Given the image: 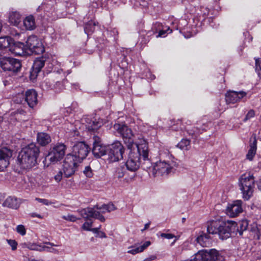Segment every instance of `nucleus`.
Here are the masks:
<instances>
[{"instance_id": "obj_1", "label": "nucleus", "mask_w": 261, "mask_h": 261, "mask_svg": "<svg viewBox=\"0 0 261 261\" xmlns=\"http://www.w3.org/2000/svg\"><path fill=\"white\" fill-rule=\"evenodd\" d=\"M39 147L31 143L23 147L17 157L18 164L22 169H29L35 166L40 154Z\"/></svg>"}, {"instance_id": "obj_2", "label": "nucleus", "mask_w": 261, "mask_h": 261, "mask_svg": "<svg viewBox=\"0 0 261 261\" xmlns=\"http://www.w3.org/2000/svg\"><path fill=\"white\" fill-rule=\"evenodd\" d=\"M235 226V223L225 222L220 219L212 220L207 222V232L208 234H218L221 239L225 240L230 237Z\"/></svg>"}, {"instance_id": "obj_3", "label": "nucleus", "mask_w": 261, "mask_h": 261, "mask_svg": "<svg viewBox=\"0 0 261 261\" xmlns=\"http://www.w3.org/2000/svg\"><path fill=\"white\" fill-rule=\"evenodd\" d=\"M116 210L115 205L111 203L107 204H102L101 206L95 205L93 207H86L79 210L78 212L81 216L85 219H89L90 218H93L98 219L101 222L105 221L103 214L106 212H111Z\"/></svg>"}, {"instance_id": "obj_4", "label": "nucleus", "mask_w": 261, "mask_h": 261, "mask_svg": "<svg viewBox=\"0 0 261 261\" xmlns=\"http://www.w3.org/2000/svg\"><path fill=\"white\" fill-rule=\"evenodd\" d=\"M140 143L132 149H128L129 152L127 159L125 162L127 169L132 172L137 171L141 166V152L139 150Z\"/></svg>"}, {"instance_id": "obj_5", "label": "nucleus", "mask_w": 261, "mask_h": 261, "mask_svg": "<svg viewBox=\"0 0 261 261\" xmlns=\"http://www.w3.org/2000/svg\"><path fill=\"white\" fill-rule=\"evenodd\" d=\"M243 198L247 200L252 196L254 188V179L252 175L243 174L239 179Z\"/></svg>"}, {"instance_id": "obj_6", "label": "nucleus", "mask_w": 261, "mask_h": 261, "mask_svg": "<svg viewBox=\"0 0 261 261\" xmlns=\"http://www.w3.org/2000/svg\"><path fill=\"white\" fill-rule=\"evenodd\" d=\"M114 128L122 136L127 149H132L138 145L134 143L132 130L126 125L116 123L114 125Z\"/></svg>"}, {"instance_id": "obj_7", "label": "nucleus", "mask_w": 261, "mask_h": 261, "mask_svg": "<svg viewBox=\"0 0 261 261\" xmlns=\"http://www.w3.org/2000/svg\"><path fill=\"white\" fill-rule=\"evenodd\" d=\"M124 148L120 141H116L108 146V155L110 162H114L123 159Z\"/></svg>"}, {"instance_id": "obj_8", "label": "nucleus", "mask_w": 261, "mask_h": 261, "mask_svg": "<svg viewBox=\"0 0 261 261\" xmlns=\"http://www.w3.org/2000/svg\"><path fill=\"white\" fill-rule=\"evenodd\" d=\"M66 146L63 143L56 145L46 156L44 161L55 163L62 159L65 153Z\"/></svg>"}, {"instance_id": "obj_9", "label": "nucleus", "mask_w": 261, "mask_h": 261, "mask_svg": "<svg viewBox=\"0 0 261 261\" xmlns=\"http://www.w3.org/2000/svg\"><path fill=\"white\" fill-rule=\"evenodd\" d=\"M90 150L89 146L84 142L76 143L72 147L71 153L68 154L74 158L75 160L81 163L86 158Z\"/></svg>"}, {"instance_id": "obj_10", "label": "nucleus", "mask_w": 261, "mask_h": 261, "mask_svg": "<svg viewBox=\"0 0 261 261\" xmlns=\"http://www.w3.org/2000/svg\"><path fill=\"white\" fill-rule=\"evenodd\" d=\"M196 259L198 261H221L223 257L219 252L215 249H203L195 254Z\"/></svg>"}, {"instance_id": "obj_11", "label": "nucleus", "mask_w": 261, "mask_h": 261, "mask_svg": "<svg viewBox=\"0 0 261 261\" xmlns=\"http://www.w3.org/2000/svg\"><path fill=\"white\" fill-rule=\"evenodd\" d=\"M174 163L172 161L162 160L157 162L152 168L153 173L162 176L173 172Z\"/></svg>"}, {"instance_id": "obj_12", "label": "nucleus", "mask_w": 261, "mask_h": 261, "mask_svg": "<svg viewBox=\"0 0 261 261\" xmlns=\"http://www.w3.org/2000/svg\"><path fill=\"white\" fill-rule=\"evenodd\" d=\"M0 65L4 71L17 72L20 70L21 64L19 60L13 58H3L0 60Z\"/></svg>"}, {"instance_id": "obj_13", "label": "nucleus", "mask_w": 261, "mask_h": 261, "mask_svg": "<svg viewBox=\"0 0 261 261\" xmlns=\"http://www.w3.org/2000/svg\"><path fill=\"white\" fill-rule=\"evenodd\" d=\"M80 163V162L75 160L72 156L67 154L63 164V170L65 176L69 177L73 175Z\"/></svg>"}, {"instance_id": "obj_14", "label": "nucleus", "mask_w": 261, "mask_h": 261, "mask_svg": "<svg viewBox=\"0 0 261 261\" xmlns=\"http://www.w3.org/2000/svg\"><path fill=\"white\" fill-rule=\"evenodd\" d=\"M26 45L31 51L37 55L42 54L45 50L41 41L34 35L28 38Z\"/></svg>"}, {"instance_id": "obj_15", "label": "nucleus", "mask_w": 261, "mask_h": 261, "mask_svg": "<svg viewBox=\"0 0 261 261\" xmlns=\"http://www.w3.org/2000/svg\"><path fill=\"white\" fill-rule=\"evenodd\" d=\"M108 146H106L102 143V140L97 136H94L93 137V148L92 153L94 156L97 158L106 155L108 153Z\"/></svg>"}, {"instance_id": "obj_16", "label": "nucleus", "mask_w": 261, "mask_h": 261, "mask_svg": "<svg viewBox=\"0 0 261 261\" xmlns=\"http://www.w3.org/2000/svg\"><path fill=\"white\" fill-rule=\"evenodd\" d=\"M139 150L141 152V156L143 162L141 163V167L144 170H147L152 167V163L148 158V146L147 142L143 140L140 143Z\"/></svg>"}, {"instance_id": "obj_17", "label": "nucleus", "mask_w": 261, "mask_h": 261, "mask_svg": "<svg viewBox=\"0 0 261 261\" xmlns=\"http://www.w3.org/2000/svg\"><path fill=\"white\" fill-rule=\"evenodd\" d=\"M243 212L242 201L237 200L229 203L226 208V213L230 217L238 216Z\"/></svg>"}, {"instance_id": "obj_18", "label": "nucleus", "mask_w": 261, "mask_h": 261, "mask_svg": "<svg viewBox=\"0 0 261 261\" xmlns=\"http://www.w3.org/2000/svg\"><path fill=\"white\" fill-rule=\"evenodd\" d=\"M12 155V152L7 148L0 149V171H4L9 165L10 159Z\"/></svg>"}, {"instance_id": "obj_19", "label": "nucleus", "mask_w": 261, "mask_h": 261, "mask_svg": "<svg viewBox=\"0 0 261 261\" xmlns=\"http://www.w3.org/2000/svg\"><path fill=\"white\" fill-rule=\"evenodd\" d=\"M45 61L46 59L43 57L38 58L35 60L30 71V78L31 80H35L37 77L38 74L44 67Z\"/></svg>"}, {"instance_id": "obj_20", "label": "nucleus", "mask_w": 261, "mask_h": 261, "mask_svg": "<svg viewBox=\"0 0 261 261\" xmlns=\"http://www.w3.org/2000/svg\"><path fill=\"white\" fill-rule=\"evenodd\" d=\"M247 93L243 91L237 92L234 91H228L226 93V101L227 103H234L245 97Z\"/></svg>"}, {"instance_id": "obj_21", "label": "nucleus", "mask_w": 261, "mask_h": 261, "mask_svg": "<svg viewBox=\"0 0 261 261\" xmlns=\"http://www.w3.org/2000/svg\"><path fill=\"white\" fill-rule=\"evenodd\" d=\"M37 93L33 89H30L25 92V101L30 108H34L38 103Z\"/></svg>"}, {"instance_id": "obj_22", "label": "nucleus", "mask_w": 261, "mask_h": 261, "mask_svg": "<svg viewBox=\"0 0 261 261\" xmlns=\"http://www.w3.org/2000/svg\"><path fill=\"white\" fill-rule=\"evenodd\" d=\"M250 149L246 155V158L252 161L256 154L257 149V139L255 134H253L250 138Z\"/></svg>"}, {"instance_id": "obj_23", "label": "nucleus", "mask_w": 261, "mask_h": 261, "mask_svg": "<svg viewBox=\"0 0 261 261\" xmlns=\"http://www.w3.org/2000/svg\"><path fill=\"white\" fill-rule=\"evenodd\" d=\"M20 204V201L17 198L12 196L8 197L3 203L4 206L13 209H17Z\"/></svg>"}, {"instance_id": "obj_24", "label": "nucleus", "mask_w": 261, "mask_h": 261, "mask_svg": "<svg viewBox=\"0 0 261 261\" xmlns=\"http://www.w3.org/2000/svg\"><path fill=\"white\" fill-rule=\"evenodd\" d=\"M23 248H27L31 250L38 251L40 252L45 251L46 248H48L47 246H42L35 243H24L21 244Z\"/></svg>"}, {"instance_id": "obj_25", "label": "nucleus", "mask_w": 261, "mask_h": 261, "mask_svg": "<svg viewBox=\"0 0 261 261\" xmlns=\"http://www.w3.org/2000/svg\"><path fill=\"white\" fill-rule=\"evenodd\" d=\"M38 143L42 146H45L51 142L50 136L45 133H38L37 136Z\"/></svg>"}, {"instance_id": "obj_26", "label": "nucleus", "mask_w": 261, "mask_h": 261, "mask_svg": "<svg viewBox=\"0 0 261 261\" xmlns=\"http://www.w3.org/2000/svg\"><path fill=\"white\" fill-rule=\"evenodd\" d=\"M150 245V242L149 241H146L142 245H141L138 247H136V246H130L128 248V250L127 251V253L135 255L136 254H137L138 253L143 251Z\"/></svg>"}, {"instance_id": "obj_27", "label": "nucleus", "mask_w": 261, "mask_h": 261, "mask_svg": "<svg viewBox=\"0 0 261 261\" xmlns=\"http://www.w3.org/2000/svg\"><path fill=\"white\" fill-rule=\"evenodd\" d=\"M23 25L27 30H33L35 27V19L33 16H29L23 20Z\"/></svg>"}, {"instance_id": "obj_28", "label": "nucleus", "mask_w": 261, "mask_h": 261, "mask_svg": "<svg viewBox=\"0 0 261 261\" xmlns=\"http://www.w3.org/2000/svg\"><path fill=\"white\" fill-rule=\"evenodd\" d=\"M9 22L14 25H17L20 21L21 17L18 12H11L9 15Z\"/></svg>"}, {"instance_id": "obj_29", "label": "nucleus", "mask_w": 261, "mask_h": 261, "mask_svg": "<svg viewBox=\"0 0 261 261\" xmlns=\"http://www.w3.org/2000/svg\"><path fill=\"white\" fill-rule=\"evenodd\" d=\"M196 241L202 247H207L210 244L209 237L206 234H201L198 237Z\"/></svg>"}, {"instance_id": "obj_30", "label": "nucleus", "mask_w": 261, "mask_h": 261, "mask_svg": "<svg viewBox=\"0 0 261 261\" xmlns=\"http://www.w3.org/2000/svg\"><path fill=\"white\" fill-rule=\"evenodd\" d=\"M96 23L92 20H90L85 25L84 31L88 35L92 34L94 30Z\"/></svg>"}, {"instance_id": "obj_31", "label": "nucleus", "mask_w": 261, "mask_h": 261, "mask_svg": "<svg viewBox=\"0 0 261 261\" xmlns=\"http://www.w3.org/2000/svg\"><path fill=\"white\" fill-rule=\"evenodd\" d=\"M12 42V39L10 37L0 38V49H4L9 47Z\"/></svg>"}, {"instance_id": "obj_32", "label": "nucleus", "mask_w": 261, "mask_h": 261, "mask_svg": "<svg viewBox=\"0 0 261 261\" xmlns=\"http://www.w3.org/2000/svg\"><path fill=\"white\" fill-rule=\"evenodd\" d=\"M238 231L240 236L243 234L244 231L246 230L248 226V221L247 220H243L238 224Z\"/></svg>"}, {"instance_id": "obj_33", "label": "nucleus", "mask_w": 261, "mask_h": 261, "mask_svg": "<svg viewBox=\"0 0 261 261\" xmlns=\"http://www.w3.org/2000/svg\"><path fill=\"white\" fill-rule=\"evenodd\" d=\"M190 146V141L187 139H182L179 142L177 146L181 149L188 150L189 149Z\"/></svg>"}, {"instance_id": "obj_34", "label": "nucleus", "mask_w": 261, "mask_h": 261, "mask_svg": "<svg viewBox=\"0 0 261 261\" xmlns=\"http://www.w3.org/2000/svg\"><path fill=\"white\" fill-rule=\"evenodd\" d=\"M124 175V169L121 166L118 167L115 170L114 175L118 178H122Z\"/></svg>"}, {"instance_id": "obj_35", "label": "nucleus", "mask_w": 261, "mask_h": 261, "mask_svg": "<svg viewBox=\"0 0 261 261\" xmlns=\"http://www.w3.org/2000/svg\"><path fill=\"white\" fill-rule=\"evenodd\" d=\"M101 123L97 121H93L92 123L88 126L89 130L95 131L101 126Z\"/></svg>"}, {"instance_id": "obj_36", "label": "nucleus", "mask_w": 261, "mask_h": 261, "mask_svg": "<svg viewBox=\"0 0 261 261\" xmlns=\"http://www.w3.org/2000/svg\"><path fill=\"white\" fill-rule=\"evenodd\" d=\"M83 173L87 177H91L93 176L92 170L89 166H87L85 167Z\"/></svg>"}, {"instance_id": "obj_37", "label": "nucleus", "mask_w": 261, "mask_h": 261, "mask_svg": "<svg viewBox=\"0 0 261 261\" xmlns=\"http://www.w3.org/2000/svg\"><path fill=\"white\" fill-rule=\"evenodd\" d=\"M90 218L89 219H87L88 220H89L90 221L85 222L83 225H82V228L87 231H90L91 230V227L92 225L93 222L91 221Z\"/></svg>"}, {"instance_id": "obj_38", "label": "nucleus", "mask_w": 261, "mask_h": 261, "mask_svg": "<svg viewBox=\"0 0 261 261\" xmlns=\"http://www.w3.org/2000/svg\"><path fill=\"white\" fill-rule=\"evenodd\" d=\"M62 218L67 221H71V222H75L77 220L79 219L76 217L74 216L73 215L68 214L66 216H63Z\"/></svg>"}, {"instance_id": "obj_39", "label": "nucleus", "mask_w": 261, "mask_h": 261, "mask_svg": "<svg viewBox=\"0 0 261 261\" xmlns=\"http://www.w3.org/2000/svg\"><path fill=\"white\" fill-rule=\"evenodd\" d=\"M7 242L8 243V244L11 247V249L12 250H16L18 244L15 240L7 239Z\"/></svg>"}, {"instance_id": "obj_40", "label": "nucleus", "mask_w": 261, "mask_h": 261, "mask_svg": "<svg viewBox=\"0 0 261 261\" xmlns=\"http://www.w3.org/2000/svg\"><path fill=\"white\" fill-rule=\"evenodd\" d=\"M160 154L162 159L167 158L169 159H171L172 157V155L168 150L161 151Z\"/></svg>"}, {"instance_id": "obj_41", "label": "nucleus", "mask_w": 261, "mask_h": 261, "mask_svg": "<svg viewBox=\"0 0 261 261\" xmlns=\"http://www.w3.org/2000/svg\"><path fill=\"white\" fill-rule=\"evenodd\" d=\"M16 231L21 236H24L26 233V229L22 225H18L16 227Z\"/></svg>"}, {"instance_id": "obj_42", "label": "nucleus", "mask_w": 261, "mask_h": 261, "mask_svg": "<svg viewBox=\"0 0 261 261\" xmlns=\"http://www.w3.org/2000/svg\"><path fill=\"white\" fill-rule=\"evenodd\" d=\"M255 115V112L253 110H250L246 115L244 121H246L247 120L250 119L251 118H253Z\"/></svg>"}, {"instance_id": "obj_43", "label": "nucleus", "mask_w": 261, "mask_h": 261, "mask_svg": "<svg viewBox=\"0 0 261 261\" xmlns=\"http://www.w3.org/2000/svg\"><path fill=\"white\" fill-rule=\"evenodd\" d=\"M36 200L38 201V202L43 203L44 205H48L52 203L50 201H49L48 200L46 199H41L39 198H36Z\"/></svg>"}, {"instance_id": "obj_44", "label": "nucleus", "mask_w": 261, "mask_h": 261, "mask_svg": "<svg viewBox=\"0 0 261 261\" xmlns=\"http://www.w3.org/2000/svg\"><path fill=\"white\" fill-rule=\"evenodd\" d=\"M23 47H24V45L23 43H18V44L15 45L14 48L13 49L14 53L15 54L20 55L21 53H20L19 52H17V49L19 48H22Z\"/></svg>"}, {"instance_id": "obj_45", "label": "nucleus", "mask_w": 261, "mask_h": 261, "mask_svg": "<svg viewBox=\"0 0 261 261\" xmlns=\"http://www.w3.org/2000/svg\"><path fill=\"white\" fill-rule=\"evenodd\" d=\"M62 172L61 171H59L58 173L55 176V180L58 182H60L62 179Z\"/></svg>"}, {"instance_id": "obj_46", "label": "nucleus", "mask_w": 261, "mask_h": 261, "mask_svg": "<svg viewBox=\"0 0 261 261\" xmlns=\"http://www.w3.org/2000/svg\"><path fill=\"white\" fill-rule=\"evenodd\" d=\"M161 237L167 239H171L175 237V236L171 233H162L161 234Z\"/></svg>"}, {"instance_id": "obj_47", "label": "nucleus", "mask_w": 261, "mask_h": 261, "mask_svg": "<svg viewBox=\"0 0 261 261\" xmlns=\"http://www.w3.org/2000/svg\"><path fill=\"white\" fill-rule=\"evenodd\" d=\"M167 31H170L169 33H171L172 32V30H170V29L168 28L166 30L160 31L157 37H165V35Z\"/></svg>"}, {"instance_id": "obj_48", "label": "nucleus", "mask_w": 261, "mask_h": 261, "mask_svg": "<svg viewBox=\"0 0 261 261\" xmlns=\"http://www.w3.org/2000/svg\"><path fill=\"white\" fill-rule=\"evenodd\" d=\"M256 70L257 71H261V60L258 59L255 60Z\"/></svg>"}, {"instance_id": "obj_49", "label": "nucleus", "mask_w": 261, "mask_h": 261, "mask_svg": "<svg viewBox=\"0 0 261 261\" xmlns=\"http://www.w3.org/2000/svg\"><path fill=\"white\" fill-rule=\"evenodd\" d=\"M47 247H48V248H46L45 249V250H46L48 252H53V253H55L58 252L57 250L56 249H55L54 248L49 247L48 246H47Z\"/></svg>"}, {"instance_id": "obj_50", "label": "nucleus", "mask_w": 261, "mask_h": 261, "mask_svg": "<svg viewBox=\"0 0 261 261\" xmlns=\"http://www.w3.org/2000/svg\"><path fill=\"white\" fill-rule=\"evenodd\" d=\"M31 217H37L40 219H42L43 217L41 216L40 214H37L36 213H33L31 214Z\"/></svg>"}, {"instance_id": "obj_51", "label": "nucleus", "mask_w": 261, "mask_h": 261, "mask_svg": "<svg viewBox=\"0 0 261 261\" xmlns=\"http://www.w3.org/2000/svg\"><path fill=\"white\" fill-rule=\"evenodd\" d=\"M99 236L101 238H106L107 237L106 234L102 231L99 232Z\"/></svg>"}, {"instance_id": "obj_52", "label": "nucleus", "mask_w": 261, "mask_h": 261, "mask_svg": "<svg viewBox=\"0 0 261 261\" xmlns=\"http://www.w3.org/2000/svg\"><path fill=\"white\" fill-rule=\"evenodd\" d=\"M99 228H100L99 227V228H94L91 229L90 231H92L94 233H97V232H99L98 230Z\"/></svg>"}, {"instance_id": "obj_53", "label": "nucleus", "mask_w": 261, "mask_h": 261, "mask_svg": "<svg viewBox=\"0 0 261 261\" xmlns=\"http://www.w3.org/2000/svg\"><path fill=\"white\" fill-rule=\"evenodd\" d=\"M149 225H150V223H146L145 226H144V228L142 230V231H144V230H146L147 229H148L149 227Z\"/></svg>"}, {"instance_id": "obj_54", "label": "nucleus", "mask_w": 261, "mask_h": 261, "mask_svg": "<svg viewBox=\"0 0 261 261\" xmlns=\"http://www.w3.org/2000/svg\"><path fill=\"white\" fill-rule=\"evenodd\" d=\"M257 187L258 189L261 191V180L257 182Z\"/></svg>"}, {"instance_id": "obj_55", "label": "nucleus", "mask_w": 261, "mask_h": 261, "mask_svg": "<svg viewBox=\"0 0 261 261\" xmlns=\"http://www.w3.org/2000/svg\"><path fill=\"white\" fill-rule=\"evenodd\" d=\"M46 244H48V245H50V246H57L58 245H55L53 243H50V242H45V243Z\"/></svg>"}, {"instance_id": "obj_56", "label": "nucleus", "mask_w": 261, "mask_h": 261, "mask_svg": "<svg viewBox=\"0 0 261 261\" xmlns=\"http://www.w3.org/2000/svg\"><path fill=\"white\" fill-rule=\"evenodd\" d=\"M186 261H198V260L196 259V255H195V257L193 258V259L187 260Z\"/></svg>"}, {"instance_id": "obj_57", "label": "nucleus", "mask_w": 261, "mask_h": 261, "mask_svg": "<svg viewBox=\"0 0 261 261\" xmlns=\"http://www.w3.org/2000/svg\"><path fill=\"white\" fill-rule=\"evenodd\" d=\"M197 133H198V132H195V131H193V133H189V134L190 135H192V136L195 135V134H197Z\"/></svg>"}, {"instance_id": "obj_58", "label": "nucleus", "mask_w": 261, "mask_h": 261, "mask_svg": "<svg viewBox=\"0 0 261 261\" xmlns=\"http://www.w3.org/2000/svg\"><path fill=\"white\" fill-rule=\"evenodd\" d=\"M184 36H185V38H190V37H191L192 36V35L190 34V35H188L187 36L185 35Z\"/></svg>"}, {"instance_id": "obj_59", "label": "nucleus", "mask_w": 261, "mask_h": 261, "mask_svg": "<svg viewBox=\"0 0 261 261\" xmlns=\"http://www.w3.org/2000/svg\"><path fill=\"white\" fill-rule=\"evenodd\" d=\"M175 241H176V240H175L174 241V242L172 243V244H173L175 242Z\"/></svg>"}, {"instance_id": "obj_60", "label": "nucleus", "mask_w": 261, "mask_h": 261, "mask_svg": "<svg viewBox=\"0 0 261 261\" xmlns=\"http://www.w3.org/2000/svg\"><path fill=\"white\" fill-rule=\"evenodd\" d=\"M185 220V218H183L182 219V221H184Z\"/></svg>"}]
</instances>
